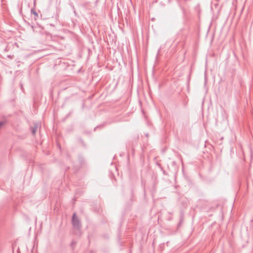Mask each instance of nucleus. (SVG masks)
<instances>
[{
	"label": "nucleus",
	"mask_w": 253,
	"mask_h": 253,
	"mask_svg": "<svg viewBox=\"0 0 253 253\" xmlns=\"http://www.w3.org/2000/svg\"><path fill=\"white\" fill-rule=\"evenodd\" d=\"M21 88L22 90H23V86L22 84H21Z\"/></svg>",
	"instance_id": "nucleus-12"
},
{
	"label": "nucleus",
	"mask_w": 253,
	"mask_h": 253,
	"mask_svg": "<svg viewBox=\"0 0 253 253\" xmlns=\"http://www.w3.org/2000/svg\"><path fill=\"white\" fill-rule=\"evenodd\" d=\"M69 169V167H68V168H67V169H66V170L67 171Z\"/></svg>",
	"instance_id": "nucleus-15"
},
{
	"label": "nucleus",
	"mask_w": 253,
	"mask_h": 253,
	"mask_svg": "<svg viewBox=\"0 0 253 253\" xmlns=\"http://www.w3.org/2000/svg\"><path fill=\"white\" fill-rule=\"evenodd\" d=\"M26 22L27 23V24L28 25L30 26V27H31V28H32V30H33V31H35V29L36 28V27L35 26H34V25H31V24H30V23L27 22H26Z\"/></svg>",
	"instance_id": "nucleus-7"
},
{
	"label": "nucleus",
	"mask_w": 253,
	"mask_h": 253,
	"mask_svg": "<svg viewBox=\"0 0 253 253\" xmlns=\"http://www.w3.org/2000/svg\"><path fill=\"white\" fill-rule=\"evenodd\" d=\"M38 26L39 27L41 28L42 30H43L44 29V28L43 27L41 26L39 24H38Z\"/></svg>",
	"instance_id": "nucleus-11"
},
{
	"label": "nucleus",
	"mask_w": 253,
	"mask_h": 253,
	"mask_svg": "<svg viewBox=\"0 0 253 253\" xmlns=\"http://www.w3.org/2000/svg\"><path fill=\"white\" fill-rule=\"evenodd\" d=\"M72 111L70 112H69V113L67 115V116H66V118H68V117L71 115V114H72Z\"/></svg>",
	"instance_id": "nucleus-10"
},
{
	"label": "nucleus",
	"mask_w": 253,
	"mask_h": 253,
	"mask_svg": "<svg viewBox=\"0 0 253 253\" xmlns=\"http://www.w3.org/2000/svg\"><path fill=\"white\" fill-rule=\"evenodd\" d=\"M145 136H146V137H148V134H145Z\"/></svg>",
	"instance_id": "nucleus-14"
},
{
	"label": "nucleus",
	"mask_w": 253,
	"mask_h": 253,
	"mask_svg": "<svg viewBox=\"0 0 253 253\" xmlns=\"http://www.w3.org/2000/svg\"><path fill=\"white\" fill-rule=\"evenodd\" d=\"M31 12L32 14H33L35 17H38V13L37 12H36L34 9L33 8H32L31 9Z\"/></svg>",
	"instance_id": "nucleus-4"
},
{
	"label": "nucleus",
	"mask_w": 253,
	"mask_h": 253,
	"mask_svg": "<svg viewBox=\"0 0 253 253\" xmlns=\"http://www.w3.org/2000/svg\"><path fill=\"white\" fill-rule=\"evenodd\" d=\"M70 5L71 8L73 9L74 13L76 15V10H75V8L74 5L72 3H70Z\"/></svg>",
	"instance_id": "nucleus-8"
},
{
	"label": "nucleus",
	"mask_w": 253,
	"mask_h": 253,
	"mask_svg": "<svg viewBox=\"0 0 253 253\" xmlns=\"http://www.w3.org/2000/svg\"><path fill=\"white\" fill-rule=\"evenodd\" d=\"M72 224L73 227L77 230H80L82 227L81 221L78 218L77 214L75 212L72 217Z\"/></svg>",
	"instance_id": "nucleus-1"
},
{
	"label": "nucleus",
	"mask_w": 253,
	"mask_h": 253,
	"mask_svg": "<svg viewBox=\"0 0 253 253\" xmlns=\"http://www.w3.org/2000/svg\"><path fill=\"white\" fill-rule=\"evenodd\" d=\"M76 243H77L74 240H73L72 241V242L70 244V246L72 248V249H74Z\"/></svg>",
	"instance_id": "nucleus-5"
},
{
	"label": "nucleus",
	"mask_w": 253,
	"mask_h": 253,
	"mask_svg": "<svg viewBox=\"0 0 253 253\" xmlns=\"http://www.w3.org/2000/svg\"><path fill=\"white\" fill-rule=\"evenodd\" d=\"M50 25L51 26L54 27V25L53 24H50Z\"/></svg>",
	"instance_id": "nucleus-13"
},
{
	"label": "nucleus",
	"mask_w": 253,
	"mask_h": 253,
	"mask_svg": "<svg viewBox=\"0 0 253 253\" xmlns=\"http://www.w3.org/2000/svg\"><path fill=\"white\" fill-rule=\"evenodd\" d=\"M105 126V124H103L102 125H99L97 126H96L94 128V131H96V130L98 128H103L104 127V126Z\"/></svg>",
	"instance_id": "nucleus-6"
},
{
	"label": "nucleus",
	"mask_w": 253,
	"mask_h": 253,
	"mask_svg": "<svg viewBox=\"0 0 253 253\" xmlns=\"http://www.w3.org/2000/svg\"><path fill=\"white\" fill-rule=\"evenodd\" d=\"M79 141L80 142L82 143V144L84 146H85V144L84 143V141H83V140L82 139V138H80L79 139Z\"/></svg>",
	"instance_id": "nucleus-9"
},
{
	"label": "nucleus",
	"mask_w": 253,
	"mask_h": 253,
	"mask_svg": "<svg viewBox=\"0 0 253 253\" xmlns=\"http://www.w3.org/2000/svg\"><path fill=\"white\" fill-rule=\"evenodd\" d=\"M38 126H39V124L38 123H34V126H30V130L31 131L32 134L33 135H35V134L37 131Z\"/></svg>",
	"instance_id": "nucleus-2"
},
{
	"label": "nucleus",
	"mask_w": 253,
	"mask_h": 253,
	"mask_svg": "<svg viewBox=\"0 0 253 253\" xmlns=\"http://www.w3.org/2000/svg\"><path fill=\"white\" fill-rule=\"evenodd\" d=\"M78 161L80 163L81 167L83 166L84 164V159L82 155H80L79 156Z\"/></svg>",
	"instance_id": "nucleus-3"
}]
</instances>
